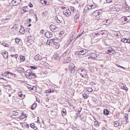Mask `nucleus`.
Segmentation results:
<instances>
[{"label":"nucleus","mask_w":130,"mask_h":130,"mask_svg":"<svg viewBox=\"0 0 130 130\" xmlns=\"http://www.w3.org/2000/svg\"><path fill=\"white\" fill-rule=\"evenodd\" d=\"M25 75L27 78L31 79L36 77L37 76L36 74L32 72L31 69H28L25 72Z\"/></svg>","instance_id":"obj_1"},{"label":"nucleus","mask_w":130,"mask_h":130,"mask_svg":"<svg viewBox=\"0 0 130 130\" xmlns=\"http://www.w3.org/2000/svg\"><path fill=\"white\" fill-rule=\"evenodd\" d=\"M77 71L83 78L85 77L87 75L86 71L83 69H79Z\"/></svg>","instance_id":"obj_2"},{"label":"nucleus","mask_w":130,"mask_h":130,"mask_svg":"<svg viewBox=\"0 0 130 130\" xmlns=\"http://www.w3.org/2000/svg\"><path fill=\"white\" fill-rule=\"evenodd\" d=\"M96 6L95 5H88L86 6L84 9V11L86 12L87 10L89 9H93L96 7Z\"/></svg>","instance_id":"obj_3"},{"label":"nucleus","mask_w":130,"mask_h":130,"mask_svg":"<svg viewBox=\"0 0 130 130\" xmlns=\"http://www.w3.org/2000/svg\"><path fill=\"white\" fill-rule=\"evenodd\" d=\"M69 69L71 73H74L75 70V66L73 63H70L69 66Z\"/></svg>","instance_id":"obj_4"},{"label":"nucleus","mask_w":130,"mask_h":130,"mask_svg":"<svg viewBox=\"0 0 130 130\" xmlns=\"http://www.w3.org/2000/svg\"><path fill=\"white\" fill-rule=\"evenodd\" d=\"M88 59L91 60L93 59L97 60L98 59V55L95 53H92L91 55L90 56L88 57Z\"/></svg>","instance_id":"obj_5"},{"label":"nucleus","mask_w":130,"mask_h":130,"mask_svg":"<svg viewBox=\"0 0 130 130\" xmlns=\"http://www.w3.org/2000/svg\"><path fill=\"white\" fill-rule=\"evenodd\" d=\"M88 52V51L86 49H84L83 50L78 52H77L78 54L79 55H85Z\"/></svg>","instance_id":"obj_6"},{"label":"nucleus","mask_w":130,"mask_h":130,"mask_svg":"<svg viewBox=\"0 0 130 130\" xmlns=\"http://www.w3.org/2000/svg\"><path fill=\"white\" fill-rule=\"evenodd\" d=\"M21 0H13L11 1V3L13 6H16L21 2Z\"/></svg>","instance_id":"obj_7"},{"label":"nucleus","mask_w":130,"mask_h":130,"mask_svg":"<svg viewBox=\"0 0 130 130\" xmlns=\"http://www.w3.org/2000/svg\"><path fill=\"white\" fill-rule=\"evenodd\" d=\"M63 14L66 16L69 17L71 15V13L69 9H67L63 11Z\"/></svg>","instance_id":"obj_8"},{"label":"nucleus","mask_w":130,"mask_h":130,"mask_svg":"<svg viewBox=\"0 0 130 130\" xmlns=\"http://www.w3.org/2000/svg\"><path fill=\"white\" fill-rule=\"evenodd\" d=\"M50 28L52 31L53 32H56L58 29V28L57 27L52 25H50Z\"/></svg>","instance_id":"obj_9"},{"label":"nucleus","mask_w":130,"mask_h":130,"mask_svg":"<svg viewBox=\"0 0 130 130\" xmlns=\"http://www.w3.org/2000/svg\"><path fill=\"white\" fill-rule=\"evenodd\" d=\"M80 15L79 14H76L74 16V20L76 23L78 22L79 20Z\"/></svg>","instance_id":"obj_10"},{"label":"nucleus","mask_w":130,"mask_h":130,"mask_svg":"<svg viewBox=\"0 0 130 130\" xmlns=\"http://www.w3.org/2000/svg\"><path fill=\"white\" fill-rule=\"evenodd\" d=\"M119 10L120 9L118 7H113L111 9V12H119Z\"/></svg>","instance_id":"obj_11"},{"label":"nucleus","mask_w":130,"mask_h":130,"mask_svg":"<svg viewBox=\"0 0 130 130\" xmlns=\"http://www.w3.org/2000/svg\"><path fill=\"white\" fill-rule=\"evenodd\" d=\"M45 37L49 38L52 36V33L49 31L46 32L45 34Z\"/></svg>","instance_id":"obj_12"},{"label":"nucleus","mask_w":130,"mask_h":130,"mask_svg":"<svg viewBox=\"0 0 130 130\" xmlns=\"http://www.w3.org/2000/svg\"><path fill=\"white\" fill-rule=\"evenodd\" d=\"M108 53L109 54H115V50H113L111 48H109L107 50Z\"/></svg>","instance_id":"obj_13"},{"label":"nucleus","mask_w":130,"mask_h":130,"mask_svg":"<svg viewBox=\"0 0 130 130\" xmlns=\"http://www.w3.org/2000/svg\"><path fill=\"white\" fill-rule=\"evenodd\" d=\"M34 59L36 61H41L42 60V57L39 55H37L35 57Z\"/></svg>","instance_id":"obj_14"},{"label":"nucleus","mask_w":130,"mask_h":130,"mask_svg":"<svg viewBox=\"0 0 130 130\" xmlns=\"http://www.w3.org/2000/svg\"><path fill=\"white\" fill-rule=\"evenodd\" d=\"M3 57L5 59H7L8 58V55L7 52L5 51L2 53Z\"/></svg>","instance_id":"obj_15"},{"label":"nucleus","mask_w":130,"mask_h":130,"mask_svg":"<svg viewBox=\"0 0 130 130\" xmlns=\"http://www.w3.org/2000/svg\"><path fill=\"white\" fill-rule=\"evenodd\" d=\"M100 14V12L98 10L95 11L93 13V15L95 17H97V16L99 15Z\"/></svg>","instance_id":"obj_16"},{"label":"nucleus","mask_w":130,"mask_h":130,"mask_svg":"<svg viewBox=\"0 0 130 130\" xmlns=\"http://www.w3.org/2000/svg\"><path fill=\"white\" fill-rule=\"evenodd\" d=\"M21 29L20 30L19 32V33L23 34L25 32V30L24 27L22 26H21Z\"/></svg>","instance_id":"obj_17"},{"label":"nucleus","mask_w":130,"mask_h":130,"mask_svg":"<svg viewBox=\"0 0 130 130\" xmlns=\"http://www.w3.org/2000/svg\"><path fill=\"white\" fill-rule=\"evenodd\" d=\"M130 17V16H129L127 17H124L122 18H121V20L123 22H126L127 21V20H128V18ZM130 18L129 19V20H130Z\"/></svg>","instance_id":"obj_18"},{"label":"nucleus","mask_w":130,"mask_h":130,"mask_svg":"<svg viewBox=\"0 0 130 130\" xmlns=\"http://www.w3.org/2000/svg\"><path fill=\"white\" fill-rule=\"evenodd\" d=\"M55 21L57 23H60L62 22L61 19L60 18L57 17L55 18Z\"/></svg>","instance_id":"obj_19"},{"label":"nucleus","mask_w":130,"mask_h":130,"mask_svg":"<svg viewBox=\"0 0 130 130\" xmlns=\"http://www.w3.org/2000/svg\"><path fill=\"white\" fill-rule=\"evenodd\" d=\"M59 57L58 54H54L53 56V58L56 60H58L59 59Z\"/></svg>","instance_id":"obj_20"},{"label":"nucleus","mask_w":130,"mask_h":130,"mask_svg":"<svg viewBox=\"0 0 130 130\" xmlns=\"http://www.w3.org/2000/svg\"><path fill=\"white\" fill-rule=\"evenodd\" d=\"M26 117L27 116L26 115V114H24V113H23L20 117V119H22L26 118Z\"/></svg>","instance_id":"obj_21"},{"label":"nucleus","mask_w":130,"mask_h":130,"mask_svg":"<svg viewBox=\"0 0 130 130\" xmlns=\"http://www.w3.org/2000/svg\"><path fill=\"white\" fill-rule=\"evenodd\" d=\"M74 4L75 5V7H76L78 8L80 5L79 3L77 1L74 2Z\"/></svg>","instance_id":"obj_22"},{"label":"nucleus","mask_w":130,"mask_h":130,"mask_svg":"<svg viewBox=\"0 0 130 130\" xmlns=\"http://www.w3.org/2000/svg\"><path fill=\"white\" fill-rule=\"evenodd\" d=\"M17 71H18L20 72H24V69L23 68L21 67H19L17 69Z\"/></svg>","instance_id":"obj_23"},{"label":"nucleus","mask_w":130,"mask_h":130,"mask_svg":"<svg viewBox=\"0 0 130 130\" xmlns=\"http://www.w3.org/2000/svg\"><path fill=\"white\" fill-rule=\"evenodd\" d=\"M99 41V39H95V38H93L92 39V42L93 43H95V42H96L98 41Z\"/></svg>","instance_id":"obj_24"},{"label":"nucleus","mask_w":130,"mask_h":130,"mask_svg":"<svg viewBox=\"0 0 130 130\" xmlns=\"http://www.w3.org/2000/svg\"><path fill=\"white\" fill-rule=\"evenodd\" d=\"M19 95L18 97L20 98H24V97L25 96L24 95H23L22 93L21 92H19Z\"/></svg>","instance_id":"obj_25"},{"label":"nucleus","mask_w":130,"mask_h":130,"mask_svg":"<svg viewBox=\"0 0 130 130\" xmlns=\"http://www.w3.org/2000/svg\"><path fill=\"white\" fill-rule=\"evenodd\" d=\"M37 104L36 103H34V104L31 106V109H32L33 110L37 106Z\"/></svg>","instance_id":"obj_26"},{"label":"nucleus","mask_w":130,"mask_h":130,"mask_svg":"<svg viewBox=\"0 0 130 130\" xmlns=\"http://www.w3.org/2000/svg\"><path fill=\"white\" fill-rule=\"evenodd\" d=\"M53 44H54L55 45L57 46V47H56V48H58L60 46V44L59 43L55 42H53Z\"/></svg>","instance_id":"obj_27"},{"label":"nucleus","mask_w":130,"mask_h":130,"mask_svg":"<svg viewBox=\"0 0 130 130\" xmlns=\"http://www.w3.org/2000/svg\"><path fill=\"white\" fill-rule=\"evenodd\" d=\"M121 41L124 43H127V39L126 38H124L122 39L121 40Z\"/></svg>","instance_id":"obj_28"},{"label":"nucleus","mask_w":130,"mask_h":130,"mask_svg":"<svg viewBox=\"0 0 130 130\" xmlns=\"http://www.w3.org/2000/svg\"><path fill=\"white\" fill-rule=\"evenodd\" d=\"M72 39H70L69 40H68L67 43V44H66L65 45H66L67 46H68L70 43L72 41Z\"/></svg>","instance_id":"obj_29"},{"label":"nucleus","mask_w":130,"mask_h":130,"mask_svg":"<svg viewBox=\"0 0 130 130\" xmlns=\"http://www.w3.org/2000/svg\"><path fill=\"white\" fill-rule=\"evenodd\" d=\"M119 123L118 121H116L114 122V125L116 127H118L119 125Z\"/></svg>","instance_id":"obj_30"},{"label":"nucleus","mask_w":130,"mask_h":130,"mask_svg":"<svg viewBox=\"0 0 130 130\" xmlns=\"http://www.w3.org/2000/svg\"><path fill=\"white\" fill-rule=\"evenodd\" d=\"M11 57L15 58L16 59V60H17V58L18 57V55L17 54H16L15 55H11Z\"/></svg>","instance_id":"obj_31"},{"label":"nucleus","mask_w":130,"mask_h":130,"mask_svg":"<svg viewBox=\"0 0 130 130\" xmlns=\"http://www.w3.org/2000/svg\"><path fill=\"white\" fill-rule=\"evenodd\" d=\"M27 7H23V10L24 12L28 11V10L27 9Z\"/></svg>","instance_id":"obj_32"},{"label":"nucleus","mask_w":130,"mask_h":130,"mask_svg":"<svg viewBox=\"0 0 130 130\" xmlns=\"http://www.w3.org/2000/svg\"><path fill=\"white\" fill-rule=\"evenodd\" d=\"M111 22V20L109 19L106 20V23H107V24H106V25H109V24H110V23Z\"/></svg>","instance_id":"obj_33"},{"label":"nucleus","mask_w":130,"mask_h":130,"mask_svg":"<svg viewBox=\"0 0 130 130\" xmlns=\"http://www.w3.org/2000/svg\"><path fill=\"white\" fill-rule=\"evenodd\" d=\"M87 91L89 92H91L93 91L92 89L90 87H88L86 89Z\"/></svg>","instance_id":"obj_34"},{"label":"nucleus","mask_w":130,"mask_h":130,"mask_svg":"<svg viewBox=\"0 0 130 130\" xmlns=\"http://www.w3.org/2000/svg\"><path fill=\"white\" fill-rule=\"evenodd\" d=\"M25 59V57L22 56H21L20 57V60L22 61H24Z\"/></svg>","instance_id":"obj_35"},{"label":"nucleus","mask_w":130,"mask_h":130,"mask_svg":"<svg viewBox=\"0 0 130 130\" xmlns=\"http://www.w3.org/2000/svg\"><path fill=\"white\" fill-rule=\"evenodd\" d=\"M71 59L70 58H68L67 59L65 62V63H68L70 61Z\"/></svg>","instance_id":"obj_36"},{"label":"nucleus","mask_w":130,"mask_h":130,"mask_svg":"<svg viewBox=\"0 0 130 130\" xmlns=\"http://www.w3.org/2000/svg\"><path fill=\"white\" fill-rule=\"evenodd\" d=\"M47 92L49 93L54 92V90L53 89H50L47 90Z\"/></svg>","instance_id":"obj_37"},{"label":"nucleus","mask_w":130,"mask_h":130,"mask_svg":"<svg viewBox=\"0 0 130 130\" xmlns=\"http://www.w3.org/2000/svg\"><path fill=\"white\" fill-rule=\"evenodd\" d=\"M13 114L15 116H17L19 115V113L18 112H17L16 111H13L12 112Z\"/></svg>","instance_id":"obj_38"},{"label":"nucleus","mask_w":130,"mask_h":130,"mask_svg":"<svg viewBox=\"0 0 130 130\" xmlns=\"http://www.w3.org/2000/svg\"><path fill=\"white\" fill-rule=\"evenodd\" d=\"M83 98L85 99H87L88 97V96L87 95V94L85 93L83 94Z\"/></svg>","instance_id":"obj_39"},{"label":"nucleus","mask_w":130,"mask_h":130,"mask_svg":"<svg viewBox=\"0 0 130 130\" xmlns=\"http://www.w3.org/2000/svg\"><path fill=\"white\" fill-rule=\"evenodd\" d=\"M124 8L127 11L129 9V7L127 5H125V7H124Z\"/></svg>","instance_id":"obj_40"},{"label":"nucleus","mask_w":130,"mask_h":130,"mask_svg":"<svg viewBox=\"0 0 130 130\" xmlns=\"http://www.w3.org/2000/svg\"><path fill=\"white\" fill-rule=\"evenodd\" d=\"M21 40L20 39H19L17 38H16L15 39V41H16V42L17 43H19L20 41Z\"/></svg>","instance_id":"obj_41"},{"label":"nucleus","mask_w":130,"mask_h":130,"mask_svg":"<svg viewBox=\"0 0 130 130\" xmlns=\"http://www.w3.org/2000/svg\"><path fill=\"white\" fill-rule=\"evenodd\" d=\"M66 112V110L65 109H63L62 111V114L63 116L65 115L66 113L65 112Z\"/></svg>","instance_id":"obj_42"},{"label":"nucleus","mask_w":130,"mask_h":130,"mask_svg":"<svg viewBox=\"0 0 130 130\" xmlns=\"http://www.w3.org/2000/svg\"><path fill=\"white\" fill-rule=\"evenodd\" d=\"M71 9L72 11H73V12H74L75 11V9L73 7H71Z\"/></svg>","instance_id":"obj_43"},{"label":"nucleus","mask_w":130,"mask_h":130,"mask_svg":"<svg viewBox=\"0 0 130 130\" xmlns=\"http://www.w3.org/2000/svg\"><path fill=\"white\" fill-rule=\"evenodd\" d=\"M30 67L32 69H37L38 68L37 66H31Z\"/></svg>","instance_id":"obj_44"},{"label":"nucleus","mask_w":130,"mask_h":130,"mask_svg":"<svg viewBox=\"0 0 130 130\" xmlns=\"http://www.w3.org/2000/svg\"><path fill=\"white\" fill-rule=\"evenodd\" d=\"M94 125L95 126H98L99 125V124L98 123V122L96 121L94 122Z\"/></svg>","instance_id":"obj_45"},{"label":"nucleus","mask_w":130,"mask_h":130,"mask_svg":"<svg viewBox=\"0 0 130 130\" xmlns=\"http://www.w3.org/2000/svg\"><path fill=\"white\" fill-rule=\"evenodd\" d=\"M35 124L33 123L32 124H30V126L32 127V128H33L35 126Z\"/></svg>","instance_id":"obj_46"},{"label":"nucleus","mask_w":130,"mask_h":130,"mask_svg":"<svg viewBox=\"0 0 130 130\" xmlns=\"http://www.w3.org/2000/svg\"><path fill=\"white\" fill-rule=\"evenodd\" d=\"M8 75L7 72V71L6 72H5L3 74V76H6L7 75Z\"/></svg>","instance_id":"obj_47"},{"label":"nucleus","mask_w":130,"mask_h":130,"mask_svg":"<svg viewBox=\"0 0 130 130\" xmlns=\"http://www.w3.org/2000/svg\"><path fill=\"white\" fill-rule=\"evenodd\" d=\"M85 33V32H82V33L80 35H79L78 37H77V38H78V37H80L82 35V34H84Z\"/></svg>","instance_id":"obj_48"},{"label":"nucleus","mask_w":130,"mask_h":130,"mask_svg":"<svg viewBox=\"0 0 130 130\" xmlns=\"http://www.w3.org/2000/svg\"><path fill=\"white\" fill-rule=\"evenodd\" d=\"M43 3H44V4L43 5H44L45 6V5H46L47 4V1H45L44 0V2H43Z\"/></svg>","instance_id":"obj_49"},{"label":"nucleus","mask_w":130,"mask_h":130,"mask_svg":"<svg viewBox=\"0 0 130 130\" xmlns=\"http://www.w3.org/2000/svg\"><path fill=\"white\" fill-rule=\"evenodd\" d=\"M7 73L8 74H10V75H13V73H12L11 72H8V71H7Z\"/></svg>","instance_id":"obj_50"},{"label":"nucleus","mask_w":130,"mask_h":130,"mask_svg":"<svg viewBox=\"0 0 130 130\" xmlns=\"http://www.w3.org/2000/svg\"><path fill=\"white\" fill-rule=\"evenodd\" d=\"M106 1L107 3H109L112 1V0H106Z\"/></svg>","instance_id":"obj_51"},{"label":"nucleus","mask_w":130,"mask_h":130,"mask_svg":"<svg viewBox=\"0 0 130 130\" xmlns=\"http://www.w3.org/2000/svg\"><path fill=\"white\" fill-rule=\"evenodd\" d=\"M82 109V108L81 107H80L78 109V112H80L81 111Z\"/></svg>","instance_id":"obj_52"},{"label":"nucleus","mask_w":130,"mask_h":130,"mask_svg":"<svg viewBox=\"0 0 130 130\" xmlns=\"http://www.w3.org/2000/svg\"><path fill=\"white\" fill-rule=\"evenodd\" d=\"M39 117L37 118V122L38 123H40L41 122L40 121V120H39Z\"/></svg>","instance_id":"obj_53"},{"label":"nucleus","mask_w":130,"mask_h":130,"mask_svg":"<svg viewBox=\"0 0 130 130\" xmlns=\"http://www.w3.org/2000/svg\"><path fill=\"white\" fill-rule=\"evenodd\" d=\"M109 113V112L108 111V110L106 109V115H108Z\"/></svg>","instance_id":"obj_54"},{"label":"nucleus","mask_w":130,"mask_h":130,"mask_svg":"<svg viewBox=\"0 0 130 130\" xmlns=\"http://www.w3.org/2000/svg\"><path fill=\"white\" fill-rule=\"evenodd\" d=\"M127 43H128L130 44V38L127 39Z\"/></svg>","instance_id":"obj_55"},{"label":"nucleus","mask_w":130,"mask_h":130,"mask_svg":"<svg viewBox=\"0 0 130 130\" xmlns=\"http://www.w3.org/2000/svg\"><path fill=\"white\" fill-rule=\"evenodd\" d=\"M44 0H41L40 2L42 4H44L43 2Z\"/></svg>","instance_id":"obj_56"},{"label":"nucleus","mask_w":130,"mask_h":130,"mask_svg":"<svg viewBox=\"0 0 130 130\" xmlns=\"http://www.w3.org/2000/svg\"><path fill=\"white\" fill-rule=\"evenodd\" d=\"M29 6L30 7H33V5L32 4H30L29 5Z\"/></svg>","instance_id":"obj_57"},{"label":"nucleus","mask_w":130,"mask_h":130,"mask_svg":"<svg viewBox=\"0 0 130 130\" xmlns=\"http://www.w3.org/2000/svg\"><path fill=\"white\" fill-rule=\"evenodd\" d=\"M33 128L35 130H36L37 129V127L35 126Z\"/></svg>","instance_id":"obj_58"},{"label":"nucleus","mask_w":130,"mask_h":130,"mask_svg":"<svg viewBox=\"0 0 130 130\" xmlns=\"http://www.w3.org/2000/svg\"><path fill=\"white\" fill-rule=\"evenodd\" d=\"M34 12V11L33 10H30L29 11V12L30 13H33Z\"/></svg>","instance_id":"obj_59"},{"label":"nucleus","mask_w":130,"mask_h":130,"mask_svg":"<svg viewBox=\"0 0 130 130\" xmlns=\"http://www.w3.org/2000/svg\"><path fill=\"white\" fill-rule=\"evenodd\" d=\"M31 21V19H28V21H27V22H28V21L29 22L28 23H29Z\"/></svg>","instance_id":"obj_60"},{"label":"nucleus","mask_w":130,"mask_h":130,"mask_svg":"<svg viewBox=\"0 0 130 130\" xmlns=\"http://www.w3.org/2000/svg\"><path fill=\"white\" fill-rule=\"evenodd\" d=\"M106 110L105 109H104V111H103V113L105 114V115H106V113L105 112V111Z\"/></svg>","instance_id":"obj_61"},{"label":"nucleus","mask_w":130,"mask_h":130,"mask_svg":"<svg viewBox=\"0 0 130 130\" xmlns=\"http://www.w3.org/2000/svg\"><path fill=\"white\" fill-rule=\"evenodd\" d=\"M43 30H41L40 31V32L41 34H43Z\"/></svg>","instance_id":"obj_62"},{"label":"nucleus","mask_w":130,"mask_h":130,"mask_svg":"<svg viewBox=\"0 0 130 130\" xmlns=\"http://www.w3.org/2000/svg\"><path fill=\"white\" fill-rule=\"evenodd\" d=\"M4 44H5V45H3L5 46L6 47H8V46L7 45H8V44H6L5 43H4Z\"/></svg>","instance_id":"obj_63"},{"label":"nucleus","mask_w":130,"mask_h":130,"mask_svg":"<svg viewBox=\"0 0 130 130\" xmlns=\"http://www.w3.org/2000/svg\"><path fill=\"white\" fill-rule=\"evenodd\" d=\"M61 8L62 9H63L65 8L66 7L64 6H62L61 7Z\"/></svg>","instance_id":"obj_64"}]
</instances>
